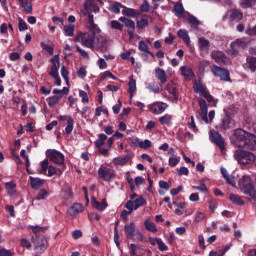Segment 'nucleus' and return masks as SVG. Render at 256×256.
I'll return each mask as SVG.
<instances>
[{
  "mask_svg": "<svg viewBox=\"0 0 256 256\" xmlns=\"http://www.w3.org/2000/svg\"><path fill=\"white\" fill-rule=\"evenodd\" d=\"M167 91L170 93V95H172V97H173V99H175V101L179 100V94L177 93V88H175V86H173V84H168Z\"/></svg>",
  "mask_w": 256,
  "mask_h": 256,
  "instance_id": "37",
  "label": "nucleus"
},
{
  "mask_svg": "<svg viewBox=\"0 0 256 256\" xmlns=\"http://www.w3.org/2000/svg\"><path fill=\"white\" fill-rule=\"evenodd\" d=\"M231 143L234 145V147H238L239 149L256 151L255 135L241 128L234 130L233 136L231 137Z\"/></svg>",
  "mask_w": 256,
  "mask_h": 256,
  "instance_id": "1",
  "label": "nucleus"
},
{
  "mask_svg": "<svg viewBox=\"0 0 256 256\" xmlns=\"http://www.w3.org/2000/svg\"><path fill=\"white\" fill-rule=\"evenodd\" d=\"M137 230L135 223L131 222L126 224L124 227V231L126 235H128L129 239H135V231Z\"/></svg>",
  "mask_w": 256,
  "mask_h": 256,
  "instance_id": "21",
  "label": "nucleus"
},
{
  "mask_svg": "<svg viewBox=\"0 0 256 256\" xmlns=\"http://www.w3.org/2000/svg\"><path fill=\"white\" fill-rule=\"evenodd\" d=\"M63 99L62 95H55L48 98V105L53 109L59 105V101Z\"/></svg>",
  "mask_w": 256,
  "mask_h": 256,
  "instance_id": "30",
  "label": "nucleus"
},
{
  "mask_svg": "<svg viewBox=\"0 0 256 256\" xmlns=\"http://www.w3.org/2000/svg\"><path fill=\"white\" fill-rule=\"evenodd\" d=\"M248 45H249V42H247V39H245V38L237 39L236 41H234L230 44L228 53L232 57H235V56L239 55V51L241 49H245V47H247Z\"/></svg>",
  "mask_w": 256,
  "mask_h": 256,
  "instance_id": "6",
  "label": "nucleus"
},
{
  "mask_svg": "<svg viewBox=\"0 0 256 256\" xmlns=\"http://www.w3.org/2000/svg\"><path fill=\"white\" fill-rule=\"evenodd\" d=\"M61 169L55 167V166H49L48 167V177H53V175H61Z\"/></svg>",
  "mask_w": 256,
  "mask_h": 256,
  "instance_id": "44",
  "label": "nucleus"
},
{
  "mask_svg": "<svg viewBox=\"0 0 256 256\" xmlns=\"http://www.w3.org/2000/svg\"><path fill=\"white\" fill-rule=\"evenodd\" d=\"M149 25V20L147 19H141L140 21L137 22V27L138 29H145Z\"/></svg>",
  "mask_w": 256,
  "mask_h": 256,
  "instance_id": "62",
  "label": "nucleus"
},
{
  "mask_svg": "<svg viewBox=\"0 0 256 256\" xmlns=\"http://www.w3.org/2000/svg\"><path fill=\"white\" fill-rule=\"evenodd\" d=\"M244 69L246 71H251V73H255L256 71V58L253 56H248L246 59V63L244 64Z\"/></svg>",
  "mask_w": 256,
  "mask_h": 256,
  "instance_id": "18",
  "label": "nucleus"
},
{
  "mask_svg": "<svg viewBox=\"0 0 256 256\" xmlns=\"http://www.w3.org/2000/svg\"><path fill=\"white\" fill-rule=\"evenodd\" d=\"M226 19H229V21H235L236 23H239V21L243 19V12L237 9H230L222 18V20L224 21H226Z\"/></svg>",
  "mask_w": 256,
  "mask_h": 256,
  "instance_id": "9",
  "label": "nucleus"
},
{
  "mask_svg": "<svg viewBox=\"0 0 256 256\" xmlns=\"http://www.w3.org/2000/svg\"><path fill=\"white\" fill-rule=\"evenodd\" d=\"M198 47L200 51H205L211 47V42H209L205 37H200L198 39Z\"/></svg>",
  "mask_w": 256,
  "mask_h": 256,
  "instance_id": "29",
  "label": "nucleus"
},
{
  "mask_svg": "<svg viewBox=\"0 0 256 256\" xmlns=\"http://www.w3.org/2000/svg\"><path fill=\"white\" fill-rule=\"evenodd\" d=\"M238 187L241 193L249 197V201L256 203V189L251 176H243L238 182Z\"/></svg>",
  "mask_w": 256,
  "mask_h": 256,
  "instance_id": "3",
  "label": "nucleus"
},
{
  "mask_svg": "<svg viewBox=\"0 0 256 256\" xmlns=\"http://www.w3.org/2000/svg\"><path fill=\"white\" fill-rule=\"evenodd\" d=\"M211 57L214 59L215 63L218 65H226L228 63L227 56L223 51H213Z\"/></svg>",
  "mask_w": 256,
  "mask_h": 256,
  "instance_id": "14",
  "label": "nucleus"
},
{
  "mask_svg": "<svg viewBox=\"0 0 256 256\" xmlns=\"http://www.w3.org/2000/svg\"><path fill=\"white\" fill-rule=\"evenodd\" d=\"M128 93H130V99H133V93L137 91V82L133 77H130V81L128 83Z\"/></svg>",
  "mask_w": 256,
  "mask_h": 256,
  "instance_id": "31",
  "label": "nucleus"
},
{
  "mask_svg": "<svg viewBox=\"0 0 256 256\" xmlns=\"http://www.w3.org/2000/svg\"><path fill=\"white\" fill-rule=\"evenodd\" d=\"M193 189L200 191V193H207V191H209V189H207V185L205 184V180H201L200 185L194 186Z\"/></svg>",
  "mask_w": 256,
  "mask_h": 256,
  "instance_id": "47",
  "label": "nucleus"
},
{
  "mask_svg": "<svg viewBox=\"0 0 256 256\" xmlns=\"http://www.w3.org/2000/svg\"><path fill=\"white\" fill-rule=\"evenodd\" d=\"M31 240L34 245V249L39 251V253H43L45 249H47V240H45V237L36 235L33 236Z\"/></svg>",
  "mask_w": 256,
  "mask_h": 256,
  "instance_id": "10",
  "label": "nucleus"
},
{
  "mask_svg": "<svg viewBox=\"0 0 256 256\" xmlns=\"http://www.w3.org/2000/svg\"><path fill=\"white\" fill-rule=\"evenodd\" d=\"M233 127H235V120L231 116V112H225L218 124V128L222 131H227L228 129H233Z\"/></svg>",
  "mask_w": 256,
  "mask_h": 256,
  "instance_id": "7",
  "label": "nucleus"
},
{
  "mask_svg": "<svg viewBox=\"0 0 256 256\" xmlns=\"http://www.w3.org/2000/svg\"><path fill=\"white\" fill-rule=\"evenodd\" d=\"M133 143L135 145H138V147H140V149H149V147H151L153 145L151 140L146 139L144 141H139V138H135Z\"/></svg>",
  "mask_w": 256,
  "mask_h": 256,
  "instance_id": "27",
  "label": "nucleus"
},
{
  "mask_svg": "<svg viewBox=\"0 0 256 256\" xmlns=\"http://www.w3.org/2000/svg\"><path fill=\"white\" fill-rule=\"evenodd\" d=\"M123 7V5H121L120 3H115L109 6V11H111V13H115V15H119V13H121V8Z\"/></svg>",
  "mask_w": 256,
  "mask_h": 256,
  "instance_id": "42",
  "label": "nucleus"
},
{
  "mask_svg": "<svg viewBox=\"0 0 256 256\" xmlns=\"http://www.w3.org/2000/svg\"><path fill=\"white\" fill-rule=\"evenodd\" d=\"M205 217H207V215L205 214V212H201L198 211L196 213V216L194 218L195 223H200V221H203V219H205Z\"/></svg>",
  "mask_w": 256,
  "mask_h": 256,
  "instance_id": "56",
  "label": "nucleus"
},
{
  "mask_svg": "<svg viewBox=\"0 0 256 256\" xmlns=\"http://www.w3.org/2000/svg\"><path fill=\"white\" fill-rule=\"evenodd\" d=\"M172 119L173 116H171L170 114H165L164 116L159 118V123H161V125H169Z\"/></svg>",
  "mask_w": 256,
  "mask_h": 256,
  "instance_id": "40",
  "label": "nucleus"
},
{
  "mask_svg": "<svg viewBox=\"0 0 256 256\" xmlns=\"http://www.w3.org/2000/svg\"><path fill=\"white\" fill-rule=\"evenodd\" d=\"M199 107H200L201 113H208L207 101H205V99L203 98L199 99Z\"/></svg>",
  "mask_w": 256,
  "mask_h": 256,
  "instance_id": "51",
  "label": "nucleus"
},
{
  "mask_svg": "<svg viewBox=\"0 0 256 256\" xmlns=\"http://www.w3.org/2000/svg\"><path fill=\"white\" fill-rule=\"evenodd\" d=\"M98 177L100 179H104V181H111L113 177H115V171L113 169L108 167H100L98 170Z\"/></svg>",
  "mask_w": 256,
  "mask_h": 256,
  "instance_id": "12",
  "label": "nucleus"
},
{
  "mask_svg": "<svg viewBox=\"0 0 256 256\" xmlns=\"http://www.w3.org/2000/svg\"><path fill=\"white\" fill-rule=\"evenodd\" d=\"M148 109L153 115H161V113H165L167 104L162 102H154L148 106Z\"/></svg>",
  "mask_w": 256,
  "mask_h": 256,
  "instance_id": "11",
  "label": "nucleus"
},
{
  "mask_svg": "<svg viewBox=\"0 0 256 256\" xmlns=\"http://www.w3.org/2000/svg\"><path fill=\"white\" fill-rule=\"evenodd\" d=\"M229 199L234 205H245V202L237 194H231Z\"/></svg>",
  "mask_w": 256,
  "mask_h": 256,
  "instance_id": "36",
  "label": "nucleus"
},
{
  "mask_svg": "<svg viewBox=\"0 0 256 256\" xmlns=\"http://www.w3.org/2000/svg\"><path fill=\"white\" fill-rule=\"evenodd\" d=\"M107 77H110V79H113L114 81L117 80V77H115V75H113L111 72L109 71H105L101 76H100V80L101 81H105V79H107Z\"/></svg>",
  "mask_w": 256,
  "mask_h": 256,
  "instance_id": "58",
  "label": "nucleus"
},
{
  "mask_svg": "<svg viewBox=\"0 0 256 256\" xmlns=\"http://www.w3.org/2000/svg\"><path fill=\"white\" fill-rule=\"evenodd\" d=\"M144 226L146 227L147 231H151V233H157V226H155L151 220L146 219L144 221Z\"/></svg>",
  "mask_w": 256,
  "mask_h": 256,
  "instance_id": "34",
  "label": "nucleus"
},
{
  "mask_svg": "<svg viewBox=\"0 0 256 256\" xmlns=\"http://www.w3.org/2000/svg\"><path fill=\"white\" fill-rule=\"evenodd\" d=\"M91 203H92V206L98 211H105L108 207L107 202L105 200H102L101 202H99V201H96L95 198H92Z\"/></svg>",
  "mask_w": 256,
  "mask_h": 256,
  "instance_id": "23",
  "label": "nucleus"
},
{
  "mask_svg": "<svg viewBox=\"0 0 256 256\" xmlns=\"http://www.w3.org/2000/svg\"><path fill=\"white\" fill-rule=\"evenodd\" d=\"M40 46L42 47V49H43L44 51H46L47 53H49V55H53V51H54L53 46L47 45V44H45L44 42H41V43H40Z\"/></svg>",
  "mask_w": 256,
  "mask_h": 256,
  "instance_id": "57",
  "label": "nucleus"
},
{
  "mask_svg": "<svg viewBox=\"0 0 256 256\" xmlns=\"http://www.w3.org/2000/svg\"><path fill=\"white\" fill-rule=\"evenodd\" d=\"M111 27H112V29H116L117 31H123V24H121L117 20L111 21Z\"/></svg>",
  "mask_w": 256,
  "mask_h": 256,
  "instance_id": "53",
  "label": "nucleus"
},
{
  "mask_svg": "<svg viewBox=\"0 0 256 256\" xmlns=\"http://www.w3.org/2000/svg\"><path fill=\"white\" fill-rule=\"evenodd\" d=\"M139 51H142L143 53H148V55H153V52L149 51V47L145 43V41H140L138 46Z\"/></svg>",
  "mask_w": 256,
  "mask_h": 256,
  "instance_id": "48",
  "label": "nucleus"
},
{
  "mask_svg": "<svg viewBox=\"0 0 256 256\" xmlns=\"http://www.w3.org/2000/svg\"><path fill=\"white\" fill-rule=\"evenodd\" d=\"M79 97H81L82 103H84V104L89 103V96L87 95V92L80 90Z\"/></svg>",
  "mask_w": 256,
  "mask_h": 256,
  "instance_id": "60",
  "label": "nucleus"
},
{
  "mask_svg": "<svg viewBox=\"0 0 256 256\" xmlns=\"http://www.w3.org/2000/svg\"><path fill=\"white\" fill-rule=\"evenodd\" d=\"M64 34L66 37H73L75 35V26L73 25L64 26Z\"/></svg>",
  "mask_w": 256,
  "mask_h": 256,
  "instance_id": "38",
  "label": "nucleus"
},
{
  "mask_svg": "<svg viewBox=\"0 0 256 256\" xmlns=\"http://www.w3.org/2000/svg\"><path fill=\"white\" fill-rule=\"evenodd\" d=\"M5 187H6L9 195H15V193H16L15 188L17 187V185H15V183L8 182L5 184Z\"/></svg>",
  "mask_w": 256,
  "mask_h": 256,
  "instance_id": "49",
  "label": "nucleus"
},
{
  "mask_svg": "<svg viewBox=\"0 0 256 256\" xmlns=\"http://www.w3.org/2000/svg\"><path fill=\"white\" fill-rule=\"evenodd\" d=\"M210 141L212 143H215V145H218L221 149H225V142L223 141V137H221V134L215 130L210 131Z\"/></svg>",
  "mask_w": 256,
  "mask_h": 256,
  "instance_id": "15",
  "label": "nucleus"
},
{
  "mask_svg": "<svg viewBox=\"0 0 256 256\" xmlns=\"http://www.w3.org/2000/svg\"><path fill=\"white\" fill-rule=\"evenodd\" d=\"M83 205L79 203H74L69 209H68V215L75 219L77 217L78 213H82L83 211Z\"/></svg>",
  "mask_w": 256,
  "mask_h": 256,
  "instance_id": "19",
  "label": "nucleus"
},
{
  "mask_svg": "<svg viewBox=\"0 0 256 256\" xmlns=\"http://www.w3.org/2000/svg\"><path fill=\"white\" fill-rule=\"evenodd\" d=\"M48 158L52 163H56L57 165H63L65 163V156L57 150H51L48 153Z\"/></svg>",
  "mask_w": 256,
  "mask_h": 256,
  "instance_id": "13",
  "label": "nucleus"
},
{
  "mask_svg": "<svg viewBox=\"0 0 256 256\" xmlns=\"http://www.w3.org/2000/svg\"><path fill=\"white\" fill-rule=\"evenodd\" d=\"M67 126L65 128V133L67 135H71V133H73V125L75 123V121L73 120L72 117H68V122H67Z\"/></svg>",
  "mask_w": 256,
  "mask_h": 256,
  "instance_id": "41",
  "label": "nucleus"
},
{
  "mask_svg": "<svg viewBox=\"0 0 256 256\" xmlns=\"http://www.w3.org/2000/svg\"><path fill=\"white\" fill-rule=\"evenodd\" d=\"M188 23H190L193 27H199V20L193 15L188 16Z\"/></svg>",
  "mask_w": 256,
  "mask_h": 256,
  "instance_id": "59",
  "label": "nucleus"
},
{
  "mask_svg": "<svg viewBox=\"0 0 256 256\" xmlns=\"http://www.w3.org/2000/svg\"><path fill=\"white\" fill-rule=\"evenodd\" d=\"M119 21H121V23H124L125 27H128L129 29H135V22L131 19L126 17H120Z\"/></svg>",
  "mask_w": 256,
  "mask_h": 256,
  "instance_id": "35",
  "label": "nucleus"
},
{
  "mask_svg": "<svg viewBox=\"0 0 256 256\" xmlns=\"http://www.w3.org/2000/svg\"><path fill=\"white\" fill-rule=\"evenodd\" d=\"M77 75L80 79H85L87 77V69H85V67H81L77 71Z\"/></svg>",
  "mask_w": 256,
  "mask_h": 256,
  "instance_id": "64",
  "label": "nucleus"
},
{
  "mask_svg": "<svg viewBox=\"0 0 256 256\" xmlns=\"http://www.w3.org/2000/svg\"><path fill=\"white\" fill-rule=\"evenodd\" d=\"M173 12L176 17H183V15L185 14V8H183V4L181 3L175 4Z\"/></svg>",
  "mask_w": 256,
  "mask_h": 256,
  "instance_id": "32",
  "label": "nucleus"
},
{
  "mask_svg": "<svg viewBox=\"0 0 256 256\" xmlns=\"http://www.w3.org/2000/svg\"><path fill=\"white\" fill-rule=\"evenodd\" d=\"M156 245L158 246L159 251H167V245H165V242L161 240V238H156Z\"/></svg>",
  "mask_w": 256,
  "mask_h": 256,
  "instance_id": "52",
  "label": "nucleus"
},
{
  "mask_svg": "<svg viewBox=\"0 0 256 256\" xmlns=\"http://www.w3.org/2000/svg\"><path fill=\"white\" fill-rule=\"evenodd\" d=\"M180 157H170L169 158V165L170 167H177L179 165Z\"/></svg>",
  "mask_w": 256,
  "mask_h": 256,
  "instance_id": "61",
  "label": "nucleus"
},
{
  "mask_svg": "<svg viewBox=\"0 0 256 256\" xmlns=\"http://www.w3.org/2000/svg\"><path fill=\"white\" fill-rule=\"evenodd\" d=\"M177 35L179 39H183V41L186 43V45H191V38L189 37V32L185 29H180L177 32Z\"/></svg>",
  "mask_w": 256,
  "mask_h": 256,
  "instance_id": "25",
  "label": "nucleus"
},
{
  "mask_svg": "<svg viewBox=\"0 0 256 256\" xmlns=\"http://www.w3.org/2000/svg\"><path fill=\"white\" fill-rule=\"evenodd\" d=\"M18 29L19 31H27L28 27H27V23H25L22 18L18 19Z\"/></svg>",
  "mask_w": 256,
  "mask_h": 256,
  "instance_id": "63",
  "label": "nucleus"
},
{
  "mask_svg": "<svg viewBox=\"0 0 256 256\" xmlns=\"http://www.w3.org/2000/svg\"><path fill=\"white\" fill-rule=\"evenodd\" d=\"M84 15H88V23L90 31H101L99 26L96 25L95 20H93V14L89 13V8L87 5L84 7Z\"/></svg>",
  "mask_w": 256,
  "mask_h": 256,
  "instance_id": "17",
  "label": "nucleus"
},
{
  "mask_svg": "<svg viewBox=\"0 0 256 256\" xmlns=\"http://www.w3.org/2000/svg\"><path fill=\"white\" fill-rule=\"evenodd\" d=\"M145 203L146 201L144 200V198L140 196L138 199L134 201V210L137 211V209H139V207H143Z\"/></svg>",
  "mask_w": 256,
  "mask_h": 256,
  "instance_id": "50",
  "label": "nucleus"
},
{
  "mask_svg": "<svg viewBox=\"0 0 256 256\" xmlns=\"http://www.w3.org/2000/svg\"><path fill=\"white\" fill-rule=\"evenodd\" d=\"M53 95H69V88L64 87L62 90L54 89Z\"/></svg>",
  "mask_w": 256,
  "mask_h": 256,
  "instance_id": "55",
  "label": "nucleus"
},
{
  "mask_svg": "<svg viewBox=\"0 0 256 256\" xmlns=\"http://www.w3.org/2000/svg\"><path fill=\"white\" fill-rule=\"evenodd\" d=\"M19 3L26 13H33V5L29 1L19 0Z\"/></svg>",
  "mask_w": 256,
  "mask_h": 256,
  "instance_id": "33",
  "label": "nucleus"
},
{
  "mask_svg": "<svg viewBox=\"0 0 256 256\" xmlns=\"http://www.w3.org/2000/svg\"><path fill=\"white\" fill-rule=\"evenodd\" d=\"M62 193L64 195V199L71 203L73 201V190L71 189V185L64 184L62 187Z\"/></svg>",
  "mask_w": 256,
  "mask_h": 256,
  "instance_id": "20",
  "label": "nucleus"
},
{
  "mask_svg": "<svg viewBox=\"0 0 256 256\" xmlns=\"http://www.w3.org/2000/svg\"><path fill=\"white\" fill-rule=\"evenodd\" d=\"M60 73H61V76L63 77L64 81H66V83L69 84V71H67L65 66H62Z\"/></svg>",
  "mask_w": 256,
  "mask_h": 256,
  "instance_id": "54",
  "label": "nucleus"
},
{
  "mask_svg": "<svg viewBox=\"0 0 256 256\" xmlns=\"http://www.w3.org/2000/svg\"><path fill=\"white\" fill-rule=\"evenodd\" d=\"M156 77L158 81H160L161 85H165L167 83V74H165V70L161 68L155 69Z\"/></svg>",
  "mask_w": 256,
  "mask_h": 256,
  "instance_id": "24",
  "label": "nucleus"
},
{
  "mask_svg": "<svg viewBox=\"0 0 256 256\" xmlns=\"http://www.w3.org/2000/svg\"><path fill=\"white\" fill-rule=\"evenodd\" d=\"M47 197H49V192L45 189H41L36 196V201H43L47 199Z\"/></svg>",
  "mask_w": 256,
  "mask_h": 256,
  "instance_id": "46",
  "label": "nucleus"
},
{
  "mask_svg": "<svg viewBox=\"0 0 256 256\" xmlns=\"http://www.w3.org/2000/svg\"><path fill=\"white\" fill-rule=\"evenodd\" d=\"M180 73L185 79H191V77H195V73L193 72V69L189 66H182L180 68Z\"/></svg>",
  "mask_w": 256,
  "mask_h": 256,
  "instance_id": "22",
  "label": "nucleus"
},
{
  "mask_svg": "<svg viewBox=\"0 0 256 256\" xmlns=\"http://www.w3.org/2000/svg\"><path fill=\"white\" fill-rule=\"evenodd\" d=\"M255 3H256V0H240V6L243 9H249V7H253Z\"/></svg>",
  "mask_w": 256,
  "mask_h": 256,
  "instance_id": "43",
  "label": "nucleus"
},
{
  "mask_svg": "<svg viewBox=\"0 0 256 256\" xmlns=\"http://www.w3.org/2000/svg\"><path fill=\"white\" fill-rule=\"evenodd\" d=\"M193 90L195 93H201V95L206 98L208 103H213V105H217V102H215V99L213 96L209 94V91L207 90V86L199 80L198 82H195L193 85Z\"/></svg>",
  "mask_w": 256,
  "mask_h": 256,
  "instance_id": "5",
  "label": "nucleus"
},
{
  "mask_svg": "<svg viewBox=\"0 0 256 256\" xmlns=\"http://www.w3.org/2000/svg\"><path fill=\"white\" fill-rule=\"evenodd\" d=\"M234 159L240 165H253L256 160V156L253 152L238 149L234 151Z\"/></svg>",
  "mask_w": 256,
  "mask_h": 256,
  "instance_id": "4",
  "label": "nucleus"
},
{
  "mask_svg": "<svg viewBox=\"0 0 256 256\" xmlns=\"http://www.w3.org/2000/svg\"><path fill=\"white\" fill-rule=\"evenodd\" d=\"M210 71L214 77H219L220 81H231L229 71L225 68H221L217 65L210 66Z\"/></svg>",
  "mask_w": 256,
  "mask_h": 256,
  "instance_id": "8",
  "label": "nucleus"
},
{
  "mask_svg": "<svg viewBox=\"0 0 256 256\" xmlns=\"http://www.w3.org/2000/svg\"><path fill=\"white\" fill-rule=\"evenodd\" d=\"M30 184L32 189H39L40 187H43L45 185V180L41 179V178H33L30 177Z\"/></svg>",
  "mask_w": 256,
  "mask_h": 256,
  "instance_id": "26",
  "label": "nucleus"
},
{
  "mask_svg": "<svg viewBox=\"0 0 256 256\" xmlns=\"http://www.w3.org/2000/svg\"><path fill=\"white\" fill-rule=\"evenodd\" d=\"M105 141H107V135L99 134L98 139L95 141L96 147H103V145H105Z\"/></svg>",
  "mask_w": 256,
  "mask_h": 256,
  "instance_id": "45",
  "label": "nucleus"
},
{
  "mask_svg": "<svg viewBox=\"0 0 256 256\" xmlns=\"http://www.w3.org/2000/svg\"><path fill=\"white\" fill-rule=\"evenodd\" d=\"M41 168L38 170V173L41 175L47 173V170H49V160L45 159L42 162H40Z\"/></svg>",
  "mask_w": 256,
  "mask_h": 256,
  "instance_id": "39",
  "label": "nucleus"
},
{
  "mask_svg": "<svg viewBox=\"0 0 256 256\" xmlns=\"http://www.w3.org/2000/svg\"><path fill=\"white\" fill-rule=\"evenodd\" d=\"M131 160V155H126L124 157H117L113 159V163L114 165H127V163H129V161Z\"/></svg>",
  "mask_w": 256,
  "mask_h": 256,
  "instance_id": "28",
  "label": "nucleus"
},
{
  "mask_svg": "<svg viewBox=\"0 0 256 256\" xmlns=\"http://www.w3.org/2000/svg\"><path fill=\"white\" fill-rule=\"evenodd\" d=\"M52 67L51 71L49 72L50 77H58L59 76V56L55 55L51 59Z\"/></svg>",
  "mask_w": 256,
  "mask_h": 256,
  "instance_id": "16",
  "label": "nucleus"
},
{
  "mask_svg": "<svg viewBox=\"0 0 256 256\" xmlns=\"http://www.w3.org/2000/svg\"><path fill=\"white\" fill-rule=\"evenodd\" d=\"M100 37L101 30H89L87 33L80 32L74 41L75 43H81L87 49H95V43H99Z\"/></svg>",
  "mask_w": 256,
  "mask_h": 256,
  "instance_id": "2",
  "label": "nucleus"
}]
</instances>
